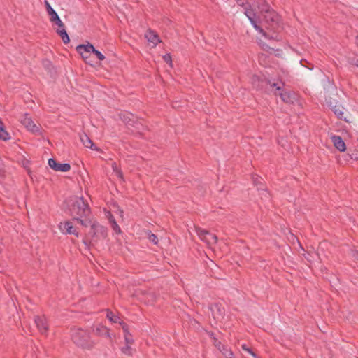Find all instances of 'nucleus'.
<instances>
[{
  "instance_id": "f257e3e1",
  "label": "nucleus",
  "mask_w": 358,
  "mask_h": 358,
  "mask_svg": "<svg viewBox=\"0 0 358 358\" xmlns=\"http://www.w3.org/2000/svg\"><path fill=\"white\" fill-rule=\"evenodd\" d=\"M263 15L262 24L265 28L272 33L267 32L268 36L266 38L280 41L281 37L279 36V32L282 29V24L280 22V16L273 9H271L266 13L262 14Z\"/></svg>"
},
{
  "instance_id": "f03ea898",
  "label": "nucleus",
  "mask_w": 358,
  "mask_h": 358,
  "mask_svg": "<svg viewBox=\"0 0 358 358\" xmlns=\"http://www.w3.org/2000/svg\"><path fill=\"white\" fill-rule=\"evenodd\" d=\"M71 215L73 220H76L81 225L87 227L91 223L90 219L83 220V217H87L90 214V208L87 201L83 197H76L71 204L69 208Z\"/></svg>"
},
{
  "instance_id": "7ed1b4c3",
  "label": "nucleus",
  "mask_w": 358,
  "mask_h": 358,
  "mask_svg": "<svg viewBox=\"0 0 358 358\" xmlns=\"http://www.w3.org/2000/svg\"><path fill=\"white\" fill-rule=\"evenodd\" d=\"M88 225H90V229L87 234V237L83 240V243L90 250L91 247H94L99 241L106 238L108 236V229L97 222H91Z\"/></svg>"
},
{
  "instance_id": "20e7f679",
  "label": "nucleus",
  "mask_w": 358,
  "mask_h": 358,
  "mask_svg": "<svg viewBox=\"0 0 358 358\" xmlns=\"http://www.w3.org/2000/svg\"><path fill=\"white\" fill-rule=\"evenodd\" d=\"M71 338L77 346L83 349L90 350L95 346V342L91 339L90 333L80 328L72 330Z\"/></svg>"
},
{
  "instance_id": "39448f33",
  "label": "nucleus",
  "mask_w": 358,
  "mask_h": 358,
  "mask_svg": "<svg viewBox=\"0 0 358 358\" xmlns=\"http://www.w3.org/2000/svg\"><path fill=\"white\" fill-rule=\"evenodd\" d=\"M252 84L253 87L257 90H261L264 92L268 93L271 92L280 91L281 85L275 82H272L271 80L265 77H259L254 76L252 77Z\"/></svg>"
},
{
  "instance_id": "423d86ee",
  "label": "nucleus",
  "mask_w": 358,
  "mask_h": 358,
  "mask_svg": "<svg viewBox=\"0 0 358 358\" xmlns=\"http://www.w3.org/2000/svg\"><path fill=\"white\" fill-rule=\"evenodd\" d=\"M251 6H245V15L248 17L251 24L253 25L254 28L261 33L264 37L268 36L266 31L262 28L260 25H259V21L258 20L259 17L256 16V14L255 13L254 10L251 9Z\"/></svg>"
},
{
  "instance_id": "0eeeda50",
  "label": "nucleus",
  "mask_w": 358,
  "mask_h": 358,
  "mask_svg": "<svg viewBox=\"0 0 358 358\" xmlns=\"http://www.w3.org/2000/svg\"><path fill=\"white\" fill-rule=\"evenodd\" d=\"M119 116L128 127H134L138 130L143 127V124L138 121V117L131 113H120Z\"/></svg>"
},
{
  "instance_id": "6e6552de",
  "label": "nucleus",
  "mask_w": 358,
  "mask_h": 358,
  "mask_svg": "<svg viewBox=\"0 0 358 358\" xmlns=\"http://www.w3.org/2000/svg\"><path fill=\"white\" fill-rule=\"evenodd\" d=\"M196 231L199 238L209 245L215 244L217 241V236L210 233L208 230L203 229L200 227H196Z\"/></svg>"
},
{
  "instance_id": "1a4fd4ad",
  "label": "nucleus",
  "mask_w": 358,
  "mask_h": 358,
  "mask_svg": "<svg viewBox=\"0 0 358 358\" xmlns=\"http://www.w3.org/2000/svg\"><path fill=\"white\" fill-rule=\"evenodd\" d=\"M281 90L280 91H274V94L276 96H279L281 100L286 103H293L296 101V95L291 91H286L282 88L284 86L283 83H280Z\"/></svg>"
},
{
  "instance_id": "9d476101",
  "label": "nucleus",
  "mask_w": 358,
  "mask_h": 358,
  "mask_svg": "<svg viewBox=\"0 0 358 358\" xmlns=\"http://www.w3.org/2000/svg\"><path fill=\"white\" fill-rule=\"evenodd\" d=\"M20 122L23 124L27 130L31 131L34 134L39 132V127L37 126L31 117L27 113H25L21 116Z\"/></svg>"
},
{
  "instance_id": "9b49d317",
  "label": "nucleus",
  "mask_w": 358,
  "mask_h": 358,
  "mask_svg": "<svg viewBox=\"0 0 358 358\" xmlns=\"http://www.w3.org/2000/svg\"><path fill=\"white\" fill-rule=\"evenodd\" d=\"M209 310L211 311L212 315L215 320H221L224 317L225 310L221 303H214L208 306Z\"/></svg>"
},
{
  "instance_id": "f8f14e48",
  "label": "nucleus",
  "mask_w": 358,
  "mask_h": 358,
  "mask_svg": "<svg viewBox=\"0 0 358 358\" xmlns=\"http://www.w3.org/2000/svg\"><path fill=\"white\" fill-rule=\"evenodd\" d=\"M92 50H94L92 44L88 43L87 45L81 44L77 46L76 50L81 55L82 58L85 61L86 63L89 64L87 59L90 56Z\"/></svg>"
},
{
  "instance_id": "ddd939ff",
  "label": "nucleus",
  "mask_w": 358,
  "mask_h": 358,
  "mask_svg": "<svg viewBox=\"0 0 358 358\" xmlns=\"http://www.w3.org/2000/svg\"><path fill=\"white\" fill-rule=\"evenodd\" d=\"M48 164L51 169L56 171L67 172L71 169V165L69 164H61L52 158L48 159Z\"/></svg>"
},
{
  "instance_id": "4468645a",
  "label": "nucleus",
  "mask_w": 358,
  "mask_h": 358,
  "mask_svg": "<svg viewBox=\"0 0 358 358\" xmlns=\"http://www.w3.org/2000/svg\"><path fill=\"white\" fill-rule=\"evenodd\" d=\"M34 322L38 331L42 334H45L48 330V325L47 324L46 318L44 315L39 316L36 315L34 317Z\"/></svg>"
},
{
  "instance_id": "2eb2a0df",
  "label": "nucleus",
  "mask_w": 358,
  "mask_h": 358,
  "mask_svg": "<svg viewBox=\"0 0 358 358\" xmlns=\"http://www.w3.org/2000/svg\"><path fill=\"white\" fill-rule=\"evenodd\" d=\"M79 136L80 141L85 147L90 148L93 150H100L85 133L83 132L82 134H80Z\"/></svg>"
},
{
  "instance_id": "dca6fc26",
  "label": "nucleus",
  "mask_w": 358,
  "mask_h": 358,
  "mask_svg": "<svg viewBox=\"0 0 358 358\" xmlns=\"http://www.w3.org/2000/svg\"><path fill=\"white\" fill-rule=\"evenodd\" d=\"M60 229L66 234H73L78 236V232L76 229L73 227V223L71 221H66L64 223L60 224Z\"/></svg>"
},
{
  "instance_id": "f3484780",
  "label": "nucleus",
  "mask_w": 358,
  "mask_h": 358,
  "mask_svg": "<svg viewBox=\"0 0 358 358\" xmlns=\"http://www.w3.org/2000/svg\"><path fill=\"white\" fill-rule=\"evenodd\" d=\"M94 332L99 336H106L112 341L111 334L109 329L103 325L99 324L94 329Z\"/></svg>"
},
{
  "instance_id": "a211bd4d",
  "label": "nucleus",
  "mask_w": 358,
  "mask_h": 358,
  "mask_svg": "<svg viewBox=\"0 0 358 358\" xmlns=\"http://www.w3.org/2000/svg\"><path fill=\"white\" fill-rule=\"evenodd\" d=\"M331 141L336 149L339 151H345L346 149L345 143L339 136L334 135L331 136Z\"/></svg>"
},
{
  "instance_id": "6ab92c4d",
  "label": "nucleus",
  "mask_w": 358,
  "mask_h": 358,
  "mask_svg": "<svg viewBox=\"0 0 358 358\" xmlns=\"http://www.w3.org/2000/svg\"><path fill=\"white\" fill-rule=\"evenodd\" d=\"M145 37L148 39L149 42L152 43L155 45H156L158 43L161 42L158 34L151 29L147 31V32L145 34Z\"/></svg>"
},
{
  "instance_id": "aec40b11",
  "label": "nucleus",
  "mask_w": 358,
  "mask_h": 358,
  "mask_svg": "<svg viewBox=\"0 0 358 358\" xmlns=\"http://www.w3.org/2000/svg\"><path fill=\"white\" fill-rule=\"evenodd\" d=\"M252 180H253L254 185L255 186H257V189L259 190L264 191V196H267L268 195V193L266 192V189L264 188V185L262 182V178L257 175H253Z\"/></svg>"
},
{
  "instance_id": "412c9836",
  "label": "nucleus",
  "mask_w": 358,
  "mask_h": 358,
  "mask_svg": "<svg viewBox=\"0 0 358 358\" xmlns=\"http://www.w3.org/2000/svg\"><path fill=\"white\" fill-rule=\"evenodd\" d=\"M255 3L262 14L271 9L266 0H255Z\"/></svg>"
},
{
  "instance_id": "4be33fe9",
  "label": "nucleus",
  "mask_w": 358,
  "mask_h": 358,
  "mask_svg": "<svg viewBox=\"0 0 358 358\" xmlns=\"http://www.w3.org/2000/svg\"><path fill=\"white\" fill-rule=\"evenodd\" d=\"M331 109L338 119L347 121L346 118L344 117V108L341 105H335Z\"/></svg>"
},
{
  "instance_id": "5701e85b",
  "label": "nucleus",
  "mask_w": 358,
  "mask_h": 358,
  "mask_svg": "<svg viewBox=\"0 0 358 358\" xmlns=\"http://www.w3.org/2000/svg\"><path fill=\"white\" fill-rule=\"evenodd\" d=\"M56 32L61 37L64 43L67 44L70 42V38L65 28L57 29L56 30Z\"/></svg>"
},
{
  "instance_id": "b1692460",
  "label": "nucleus",
  "mask_w": 358,
  "mask_h": 358,
  "mask_svg": "<svg viewBox=\"0 0 358 358\" xmlns=\"http://www.w3.org/2000/svg\"><path fill=\"white\" fill-rule=\"evenodd\" d=\"M45 6L46 11H47L48 15L50 17V21L53 20L54 19H56V17H57L59 16L57 15V13L55 12V10L51 7V6L50 5V3H48V1H45Z\"/></svg>"
},
{
  "instance_id": "393cba45",
  "label": "nucleus",
  "mask_w": 358,
  "mask_h": 358,
  "mask_svg": "<svg viewBox=\"0 0 358 358\" xmlns=\"http://www.w3.org/2000/svg\"><path fill=\"white\" fill-rule=\"evenodd\" d=\"M10 138L8 132L5 129L4 124L1 120H0V139L3 141H8Z\"/></svg>"
},
{
  "instance_id": "a878e982",
  "label": "nucleus",
  "mask_w": 358,
  "mask_h": 358,
  "mask_svg": "<svg viewBox=\"0 0 358 358\" xmlns=\"http://www.w3.org/2000/svg\"><path fill=\"white\" fill-rule=\"evenodd\" d=\"M220 352L225 358H234L233 352L225 345H222V350H220Z\"/></svg>"
},
{
  "instance_id": "bb28decb",
  "label": "nucleus",
  "mask_w": 358,
  "mask_h": 358,
  "mask_svg": "<svg viewBox=\"0 0 358 358\" xmlns=\"http://www.w3.org/2000/svg\"><path fill=\"white\" fill-rule=\"evenodd\" d=\"M109 221L111 224L112 229L117 234L121 233L120 227L118 226L114 217L112 215H110Z\"/></svg>"
},
{
  "instance_id": "cd10ccee",
  "label": "nucleus",
  "mask_w": 358,
  "mask_h": 358,
  "mask_svg": "<svg viewBox=\"0 0 358 358\" xmlns=\"http://www.w3.org/2000/svg\"><path fill=\"white\" fill-rule=\"evenodd\" d=\"M106 311H107L106 317L110 321H111L113 323H118V322H120V317L118 316L115 315L111 310H110L109 309H107Z\"/></svg>"
},
{
  "instance_id": "c85d7f7f",
  "label": "nucleus",
  "mask_w": 358,
  "mask_h": 358,
  "mask_svg": "<svg viewBox=\"0 0 358 358\" xmlns=\"http://www.w3.org/2000/svg\"><path fill=\"white\" fill-rule=\"evenodd\" d=\"M51 22L54 23L55 24L58 26V29H62L65 28L64 24L62 22L59 17L58 16L56 17V19H54L53 20L50 21Z\"/></svg>"
},
{
  "instance_id": "c756f323",
  "label": "nucleus",
  "mask_w": 358,
  "mask_h": 358,
  "mask_svg": "<svg viewBox=\"0 0 358 358\" xmlns=\"http://www.w3.org/2000/svg\"><path fill=\"white\" fill-rule=\"evenodd\" d=\"M241 348L243 350L250 353L254 358H259L256 353H255L246 344H243Z\"/></svg>"
},
{
  "instance_id": "7c9ffc66",
  "label": "nucleus",
  "mask_w": 358,
  "mask_h": 358,
  "mask_svg": "<svg viewBox=\"0 0 358 358\" xmlns=\"http://www.w3.org/2000/svg\"><path fill=\"white\" fill-rule=\"evenodd\" d=\"M148 238L149 241H151L152 243H153L154 244L158 243L159 240H158L157 236L155 234L151 233L150 231L148 234Z\"/></svg>"
},
{
  "instance_id": "2f4dec72",
  "label": "nucleus",
  "mask_w": 358,
  "mask_h": 358,
  "mask_svg": "<svg viewBox=\"0 0 358 358\" xmlns=\"http://www.w3.org/2000/svg\"><path fill=\"white\" fill-rule=\"evenodd\" d=\"M130 345L131 344H127V345L125 347H123L122 348V352L124 354L128 355H132V349L130 347Z\"/></svg>"
},
{
  "instance_id": "473e14b6",
  "label": "nucleus",
  "mask_w": 358,
  "mask_h": 358,
  "mask_svg": "<svg viewBox=\"0 0 358 358\" xmlns=\"http://www.w3.org/2000/svg\"><path fill=\"white\" fill-rule=\"evenodd\" d=\"M348 61L350 64L358 67V57L353 56L352 57H348Z\"/></svg>"
},
{
  "instance_id": "72a5a7b5",
  "label": "nucleus",
  "mask_w": 358,
  "mask_h": 358,
  "mask_svg": "<svg viewBox=\"0 0 358 358\" xmlns=\"http://www.w3.org/2000/svg\"><path fill=\"white\" fill-rule=\"evenodd\" d=\"M92 52H93L99 60H103L105 59V56L99 50H96L94 48V50H92Z\"/></svg>"
},
{
  "instance_id": "f704fd0d",
  "label": "nucleus",
  "mask_w": 358,
  "mask_h": 358,
  "mask_svg": "<svg viewBox=\"0 0 358 358\" xmlns=\"http://www.w3.org/2000/svg\"><path fill=\"white\" fill-rule=\"evenodd\" d=\"M163 59L166 63L169 64L170 66H172V59L170 54H166L164 55Z\"/></svg>"
},
{
  "instance_id": "c9c22d12",
  "label": "nucleus",
  "mask_w": 358,
  "mask_h": 358,
  "mask_svg": "<svg viewBox=\"0 0 358 358\" xmlns=\"http://www.w3.org/2000/svg\"><path fill=\"white\" fill-rule=\"evenodd\" d=\"M237 4L240 6H242L244 9L245 6H250V3L245 0H236Z\"/></svg>"
},
{
  "instance_id": "e433bc0d",
  "label": "nucleus",
  "mask_w": 358,
  "mask_h": 358,
  "mask_svg": "<svg viewBox=\"0 0 358 358\" xmlns=\"http://www.w3.org/2000/svg\"><path fill=\"white\" fill-rule=\"evenodd\" d=\"M124 340L127 344H133L134 342L131 334L124 336Z\"/></svg>"
},
{
  "instance_id": "4c0bfd02",
  "label": "nucleus",
  "mask_w": 358,
  "mask_h": 358,
  "mask_svg": "<svg viewBox=\"0 0 358 358\" xmlns=\"http://www.w3.org/2000/svg\"><path fill=\"white\" fill-rule=\"evenodd\" d=\"M118 323L121 325L123 331H126L127 329H129V326L127 325V324H126L122 320H120V322H118Z\"/></svg>"
},
{
  "instance_id": "58836bf2",
  "label": "nucleus",
  "mask_w": 358,
  "mask_h": 358,
  "mask_svg": "<svg viewBox=\"0 0 358 358\" xmlns=\"http://www.w3.org/2000/svg\"><path fill=\"white\" fill-rule=\"evenodd\" d=\"M350 158L355 160L358 159V151L355 150L352 154L350 155Z\"/></svg>"
},
{
  "instance_id": "ea45409f",
  "label": "nucleus",
  "mask_w": 358,
  "mask_h": 358,
  "mask_svg": "<svg viewBox=\"0 0 358 358\" xmlns=\"http://www.w3.org/2000/svg\"><path fill=\"white\" fill-rule=\"evenodd\" d=\"M305 62L308 64V66H306V67H307L309 70L313 69V64H309V63H308V62H306V61H305ZM303 62V60H301V61L300 62L302 66H306V65H305Z\"/></svg>"
},
{
  "instance_id": "a19ab883",
  "label": "nucleus",
  "mask_w": 358,
  "mask_h": 358,
  "mask_svg": "<svg viewBox=\"0 0 358 358\" xmlns=\"http://www.w3.org/2000/svg\"><path fill=\"white\" fill-rule=\"evenodd\" d=\"M112 168H113V171L115 173H117V171L120 170L116 163L113 164Z\"/></svg>"
},
{
  "instance_id": "79ce46f5",
  "label": "nucleus",
  "mask_w": 358,
  "mask_h": 358,
  "mask_svg": "<svg viewBox=\"0 0 358 358\" xmlns=\"http://www.w3.org/2000/svg\"><path fill=\"white\" fill-rule=\"evenodd\" d=\"M352 257L355 259L358 260V250H355V251H352Z\"/></svg>"
},
{
  "instance_id": "37998d69",
  "label": "nucleus",
  "mask_w": 358,
  "mask_h": 358,
  "mask_svg": "<svg viewBox=\"0 0 358 358\" xmlns=\"http://www.w3.org/2000/svg\"><path fill=\"white\" fill-rule=\"evenodd\" d=\"M117 177H119L121 179H123V173L121 170L118 171L117 173H115Z\"/></svg>"
},
{
  "instance_id": "c03bdc74",
  "label": "nucleus",
  "mask_w": 358,
  "mask_h": 358,
  "mask_svg": "<svg viewBox=\"0 0 358 358\" xmlns=\"http://www.w3.org/2000/svg\"><path fill=\"white\" fill-rule=\"evenodd\" d=\"M222 345H223L221 342H218L217 344H215V346L220 350H222Z\"/></svg>"
},
{
  "instance_id": "a18cd8bd",
  "label": "nucleus",
  "mask_w": 358,
  "mask_h": 358,
  "mask_svg": "<svg viewBox=\"0 0 358 358\" xmlns=\"http://www.w3.org/2000/svg\"><path fill=\"white\" fill-rule=\"evenodd\" d=\"M44 65H45V66L46 68H48V66H51V63H50V62H49V61H45V62H44Z\"/></svg>"
},
{
  "instance_id": "49530a36",
  "label": "nucleus",
  "mask_w": 358,
  "mask_h": 358,
  "mask_svg": "<svg viewBox=\"0 0 358 358\" xmlns=\"http://www.w3.org/2000/svg\"><path fill=\"white\" fill-rule=\"evenodd\" d=\"M130 332L129 331V329H127L126 331H124V337L126 336H130Z\"/></svg>"
},
{
  "instance_id": "de8ad7c7",
  "label": "nucleus",
  "mask_w": 358,
  "mask_h": 358,
  "mask_svg": "<svg viewBox=\"0 0 358 358\" xmlns=\"http://www.w3.org/2000/svg\"><path fill=\"white\" fill-rule=\"evenodd\" d=\"M119 213H120V216H122V215H123V210H122L119 209Z\"/></svg>"
},
{
  "instance_id": "09e8293b",
  "label": "nucleus",
  "mask_w": 358,
  "mask_h": 358,
  "mask_svg": "<svg viewBox=\"0 0 358 358\" xmlns=\"http://www.w3.org/2000/svg\"><path fill=\"white\" fill-rule=\"evenodd\" d=\"M355 43L358 46V36H357L356 38H355Z\"/></svg>"
},
{
  "instance_id": "8fccbe9b",
  "label": "nucleus",
  "mask_w": 358,
  "mask_h": 358,
  "mask_svg": "<svg viewBox=\"0 0 358 358\" xmlns=\"http://www.w3.org/2000/svg\"><path fill=\"white\" fill-rule=\"evenodd\" d=\"M1 250H2V245L0 244V252H1Z\"/></svg>"
},
{
  "instance_id": "3c124183",
  "label": "nucleus",
  "mask_w": 358,
  "mask_h": 358,
  "mask_svg": "<svg viewBox=\"0 0 358 358\" xmlns=\"http://www.w3.org/2000/svg\"><path fill=\"white\" fill-rule=\"evenodd\" d=\"M357 358H358V357H357Z\"/></svg>"
}]
</instances>
